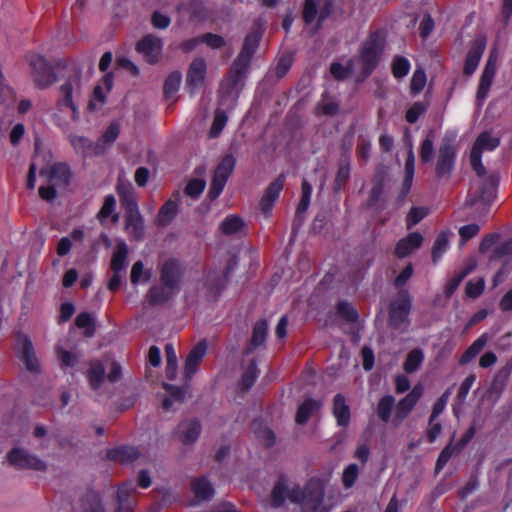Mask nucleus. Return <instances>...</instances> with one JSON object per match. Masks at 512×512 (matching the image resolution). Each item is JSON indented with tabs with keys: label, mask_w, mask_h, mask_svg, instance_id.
Listing matches in <instances>:
<instances>
[{
	"label": "nucleus",
	"mask_w": 512,
	"mask_h": 512,
	"mask_svg": "<svg viewBox=\"0 0 512 512\" xmlns=\"http://www.w3.org/2000/svg\"><path fill=\"white\" fill-rule=\"evenodd\" d=\"M325 496L324 487L320 481L311 479L301 488L300 485L288 487L287 478L281 475L271 492L270 506L280 508L286 499L300 505L303 512H327L322 506Z\"/></svg>",
	"instance_id": "nucleus-1"
},
{
	"label": "nucleus",
	"mask_w": 512,
	"mask_h": 512,
	"mask_svg": "<svg viewBox=\"0 0 512 512\" xmlns=\"http://www.w3.org/2000/svg\"><path fill=\"white\" fill-rule=\"evenodd\" d=\"M422 395L423 386L421 384L415 385L398 403H395L394 396L385 395L378 401L377 416L383 423L398 427L409 416Z\"/></svg>",
	"instance_id": "nucleus-2"
},
{
	"label": "nucleus",
	"mask_w": 512,
	"mask_h": 512,
	"mask_svg": "<svg viewBox=\"0 0 512 512\" xmlns=\"http://www.w3.org/2000/svg\"><path fill=\"white\" fill-rule=\"evenodd\" d=\"M384 50V39L379 32L371 33L363 42L359 55L349 60V69L357 73L358 80H364L372 74L379 63Z\"/></svg>",
	"instance_id": "nucleus-3"
},
{
	"label": "nucleus",
	"mask_w": 512,
	"mask_h": 512,
	"mask_svg": "<svg viewBox=\"0 0 512 512\" xmlns=\"http://www.w3.org/2000/svg\"><path fill=\"white\" fill-rule=\"evenodd\" d=\"M481 180L471 186V194L466 200V205L473 206L478 203L483 206H489L496 198L499 177L497 174H491L489 177H480Z\"/></svg>",
	"instance_id": "nucleus-4"
},
{
	"label": "nucleus",
	"mask_w": 512,
	"mask_h": 512,
	"mask_svg": "<svg viewBox=\"0 0 512 512\" xmlns=\"http://www.w3.org/2000/svg\"><path fill=\"white\" fill-rule=\"evenodd\" d=\"M332 12V3L330 0H305L302 18L306 25H313L312 34L316 33L323 22Z\"/></svg>",
	"instance_id": "nucleus-5"
},
{
	"label": "nucleus",
	"mask_w": 512,
	"mask_h": 512,
	"mask_svg": "<svg viewBox=\"0 0 512 512\" xmlns=\"http://www.w3.org/2000/svg\"><path fill=\"white\" fill-rule=\"evenodd\" d=\"M499 145L500 139L492 136L489 132H483L477 137L470 153V163L479 177L486 174V169L482 164V152L493 151Z\"/></svg>",
	"instance_id": "nucleus-6"
},
{
	"label": "nucleus",
	"mask_w": 512,
	"mask_h": 512,
	"mask_svg": "<svg viewBox=\"0 0 512 512\" xmlns=\"http://www.w3.org/2000/svg\"><path fill=\"white\" fill-rule=\"evenodd\" d=\"M27 60L31 67L33 81L38 88H47L55 82L56 77L52 67L43 56L32 53L27 55Z\"/></svg>",
	"instance_id": "nucleus-7"
},
{
	"label": "nucleus",
	"mask_w": 512,
	"mask_h": 512,
	"mask_svg": "<svg viewBox=\"0 0 512 512\" xmlns=\"http://www.w3.org/2000/svg\"><path fill=\"white\" fill-rule=\"evenodd\" d=\"M6 459L9 465L16 469H29L36 471H43L46 469L44 461L22 447H14L11 449L7 453Z\"/></svg>",
	"instance_id": "nucleus-8"
},
{
	"label": "nucleus",
	"mask_w": 512,
	"mask_h": 512,
	"mask_svg": "<svg viewBox=\"0 0 512 512\" xmlns=\"http://www.w3.org/2000/svg\"><path fill=\"white\" fill-rule=\"evenodd\" d=\"M235 167V158L233 155H226L217 165L213 179L210 184L209 197L216 199L223 191L226 182Z\"/></svg>",
	"instance_id": "nucleus-9"
},
{
	"label": "nucleus",
	"mask_w": 512,
	"mask_h": 512,
	"mask_svg": "<svg viewBox=\"0 0 512 512\" xmlns=\"http://www.w3.org/2000/svg\"><path fill=\"white\" fill-rule=\"evenodd\" d=\"M411 310V299L407 291H400L397 298L391 302L389 310V323L391 327L399 329L408 323Z\"/></svg>",
	"instance_id": "nucleus-10"
},
{
	"label": "nucleus",
	"mask_w": 512,
	"mask_h": 512,
	"mask_svg": "<svg viewBox=\"0 0 512 512\" xmlns=\"http://www.w3.org/2000/svg\"><path fill=\"white\" fill-rule=\"evenodd\" d=\"M456 159V148L449 142L443 141L438 149L435 173L439 178L449 177Z\"/></svg>",
	"instance_id": "nucleus-11"
},
{
	"label": "nucleus",
	"mask_w": 512,
	"mask_h": 512,
	"mask_svg": "<svg viewBox=\"0 0 512 512\" xmlns=\"http://www.w3.org/2000/svg\"><path fill=\"white\" fill-rule=\"evenodd\" d=\"M16 343L21 353L20 358L23 361L26 369L31 373H39L40 363L36 357L31 339L27 335L18 334Z\"/></svg>",
	"instance_id": "nucleus-12"
},
{
	"label": "nucleus",
	"mask_w": 512,
	"mask_h": 512,
	"mask_svg": "<svg viewBox=\"0 0 512 512\" xmlns=\"http://www.w3.org/2000/svg\"><path fill=\"white\" fill-rule=\"evenodd\" d=\"M162 48V40L152 34L144 36L136 46L137 51L141 53L150 64L158 62Z\"/></svg>",
	"instance_id": "nucleus-13"
},
{
	"label": "nucleus",
	"mask_w": 512,
	"mask_h": 512,
	"mask_svg": "<svg viewBox=\"0 0 512 512\" xmlns=\"http://www.w3.org/2000/svg\"><path fill=\"white\" fill-rule=\"evenodd\" d=\"M497 70V55L495 52H491L488 60L483 69L482 75L480 77L478 90H477V100L482 102L488 95L490 87L492 85L494 76Z\"/></svg>",
	"instance_id": "nucleus-14"
},
{
	"label": "nucleus",
	"mask_w": 512,
	"mask_h": 512,
	"mask_svg": "<svg viewBox=\"0 0 512 512\" xmlns=\"http://www.w3.org/2000/svg\"><path fill=\"white\" fill-rule=\"evenodd\" d=\"M181 267L177 260L169 259L160 268V282L179 292L181 280Z\"/></svg>",
	"instance_id": "nucleus-15"
},
{
	"label": "nucleus",
	"mask_w": 512,
	"mask_h": 512,
	"mask_svg": "<svg viewBox=\"0 0 512 512\" xmlns=\"http://www.w3.org/2000/svg\"><path fill=\"white\" fill-rule=\"evenodd\" d=\"M206 61L201 58H195L188 69L186 77V85L191 94L203 84L206 75Z\"/></svg>",
	"instance_id": "nucleus-16"
},
{
	"label": "nucleus",
	"mask_w": 512,
	"mask_h": 512,
	"mask_svg": "<svg viewBox=\"0 0 512 512\" xmlns=\"http://www.w3.org/2000/svg\"><path fill=\"white\" fill-rule=\"evenodd\" d=\"M237 263V258L233 256L230 258L227 264L226 271L221 276H217L214 272L208 274L206 286L211 294V297L216 298L221 293L225 287L230 273L236 268Z\"/></svg>",
	"instance_id": "nucleus-17"
},
{
	"label": "nucleus",
	"mask_w": 512,
	"mask_h": 512,
	"mask_svg": "<svg viewBox=\"0 0 512 512\" xmlns=\"http://www.w3.org/2000/svg\"><path fill=\"white\" fill-rule=\"evenodd\" d=\"M81 87V75L79 71H74L68 77L66 82L60 87V104L69 107L73 112L76 111V106L73 102V94L78 93Z\"/></svg>",
	"instance_id": "nucleus-18"
},
{
	"label": "nucleus",
	"mask_w": 512,
	"mask_h": 512,
	"mask_svg": "<svg viewBox=\"0 0 512 512\" xmlns=\"http://www.w3.org/2000/svg\"><path fill=\"white\" fill-rule=\"evenodd\" d=\"M201 433V424L197 419L184 420L178 424L176 436L184 445H191L197 441Z\"/></svg>",
	"instance_id": "nucleus-19"
},
{
	"label": "nucleus",
	"mask_w": 512,
	"mask_h": 512,
	"mask_svg": "<svg viewBox=\"0 0 512 512\" xmlns=\"http://www.w3.org/2000/svg\"><path fill=\"white\" fill-rule=\"evenodd\" d=\"M284 184V174H280L273 182L269 184L260 200V208L263 213L267 214L271 211L275 201L278 199L279 194L284 187Z\"/></svg>",
	"instance_id": "nucleus-20"
},
{
	"label": "nucleus",
	"mask_w": 512,
	"mask_h": 512,
	"mask_svg": "<svg viewBox=\"0 0 512 512\" xmlns=\"http://www.w3.org/2000/svg\"><path fill=\"white\" fill-rule=\"evenodd\" d=\"M207 352V344L205 341L197 343L189 352L184 367V376L187 379H191L196 373L197 368L203 360Z\"/></svg>",
	"instance_id": "nucleus-21"
},
{
	"label": "nucleus",
	"mask_w": 512,
	"mask_h": 512,
	"mask_svg": "<svg viewBox=\"0 0 512 512\" xmlns=\"http://www.w3.org/2000/svg\"><path fill=\"white\" fill-rule=\"evenodd\" d=\"M485 46H486V43H485V40H483V39L479 38L473 42L471 48L469 49V51L467 53L464 68H463V72L465 75L470 76L476 71L478 64L480 62V59L482 57V54L485 50Z\"/></svg>",
	"instance_id": "nucleus-22"
},
{
	"label": "nucleus",
	"mask_w": 512,
	"mask_h": 512,
	"mask_svg": "<svg viewBox=\"0 0 512 512\" xmlns=\"http://www.w3.org/2000/svg\"><path fill=\"white\" fill-rule=\"evenodd\" d=\"M422 242L423 236L418 232H412L397 242L394 253L398 258H405L417 250Z\"/></svg>",
	"instance_id": "nucleus-23"
},
{
	"label": "nucleus",
	"mask_w": 512,
	"mask_h": 512,
	"mask_svg": "<svg viewBox=\"0 0 512 512\" xmlns=\"http://www.w3.org/2000/svg\"><path fill=\"white\" fill-rule=\"evenodd\" d=\"M177 293L178 291L175 289L160 283L159 285H153L147 292L145 298L152 306L162 305L171 300Z\"/></svg>",
	"instance_id": "nucleus-24"
},
{
	"label": "nucleus",
	"mask_w": 512,
	"mask_h": 512,
	"mask_svg": "<svg viewBox=\"0 0 512 512\" xmlns=\"http://www.w3.org/2000/svg\"><path fill=\"white\" fill-rule=\"evenodd\" d=\"M250 61V58L243 56L240 53L238 54L236 59L233 61L228 74L227 82L229 88L233 89L239 84L249 68Z\"/></svg>",
	"instance_id": "nucleus-25"
},
{
	"label": "nucleus",
	"mask_w": 512,
	"mask_h": 512,
	"mask_svg": "<svg viewBox=\"0 0 512 512\" xmlns=\"http://www.w3.org/2000/svg\"><path fill=\"white\" fill-rule=\"evenodd\" d=\"M70 169L65 163H56L51 166L48 172V181L59 190L66 189L70 182Z\"/></svg>",
	"instance_id": "nucleus-26"
},
{
	"label": "nucleus",
	"mask_w": 512,
	"mask_h": 512,
	"mask_svg": "<svg viewBox=\"0 0 512 512\" xmlns=\"http://www.w3.org/2000/svg\"><path fill=\"white\" fill-rule=\"evenodd\" d=\"M125 230L133 240L140 241L144 238V219L140 211L125 214Z\"/></svg>",
	"instance_id": "nucleus-27"
},
{
	"label": "nucleus",
	"mask_w": 512,
	"mask_h": 512,
	"mask_svg": "<svg viewBox=\"0 0 512 512\" xmlns=\"http://www.w3.org/2000/svg\"><path fill=\"white\" fill-rule=\"evenodd\" d=\"M135 492V486L132 482L123 483L117 492V502L118 506L115 512H132L134 502L132 500V495Z\"/></svg>",
	"instance_id": "nucleus-28"
},
{
	"label": "nucleus",
	"mask_w": 512,
	"mask_h": 512,
	"mask_svg": "<svg viewBox=\"0 0 512 512\" xmlns=\"http://www.w3.org/2000/svg\"><path fill=\"white\" fill-rule=\"evenodd\" d=\"M333 415L336 419L337 425L341 427L348 426L350 422V407L346 402L344 395L338 393L333 399Z\"/></svg>",
	"instance_id": "nucleus-29"
},
{
	"label": "nucleus",
	"mask_w": 512,
	"mask_h": 512,
	"mask_svg": "<svg viewBox=\"0 0 512 512\" xmlns=\"http://www.w3.org/2000/svg\"><path fill=\"white\" fill-rule=\"evenodd\" d=\"M140 456V452L137 448L131 446H121L114 449H110L107 452V457L121 464H129L137 460Z\"/></svg>",
	"instance_id": "nucleus-30"
},
{
	"label": "nucleus",
	"mask_w": 512,
	"mask_h": 512,
	"mask_svg": "<svg viewBox=\"0 0 512 512\" xmlns=\"http://www.w3.org/2000/svg\"><path fill=\"white\" fill-rule=\"evenodd\" d=\"M268 334V323L266 320H259L255 323L252 331V337L249 345L245 349V354H249L252 350L264 344Z\"/></svg>",
	"instance_id": "nucleus-31"
},
{
	"label": "nucleus",
	"mask_w": 512,
	"mask_h": 512,
	"mask_svg": "<svg viewBox=\"0 0 512 512\" xmlns=\"http://www.w3.org/2000/svg\"><path fill=\"white\" fill-rule=\"evenodd\" d=\"M489 340L487 333H483L479 336L462 354L459 360L460 365H466L470 363L486 346Z\"/></svg>",
	"instance_id": "nucleus-32"
},
{
	"label": "nucleus",
	"mask_w": 512,
	"mask_h": 512,
	"mask_svg": "<svg viewBox=\"0 0 512 512\" xmlns=\"http://www.w3.org/2000/svg\"><path fill=\"white\" fill-rule=\"evenodd\" d=\"M117 191L120 197L121 204L125 209V214H130L139 211L138 204L131 184H128L127 186H118Z\"/></svg>",
	"instance_id": "nucleus-33"
},
{
	"label": "nucleus",
	"mask_w": 512,
	"mask_h": 512,
	"mask_svg": "<svg viewBox=\"0 0 512 512\" xmlns=\"http://www.w3.org/2000/svg\"><path fill=\"white\" fill-rule=\"evenodd\" d=\"M415 171V155L413 151V146L410 143L407 159L405 162V176L402 183V195L406 196L412 186L413 178Z\"/></svg>",
	"instance_id": "nucleus-34"
},
{
	"label": "nucleus",
	"mask_w": 512,
	"mask_h": 512,
	"mask_svg": "<svg viewBox=\"0 0 512 512\" xmlns=\"http://www.w3.org/2000/svg\"><path fill=\"white\" fill-rule=\"evenodd\" d=\"M87 379L90 387L93 390H97L101 387L105 378V368L102 363L98 360L90 362V367L87 371Z\"/></svg>",
	"instance_id": "nucleus-35"
},
{
	"label": "nucleus",
	"mask_w": 512,
	"mask_h": 512,
	"mask_svg": "<svg viewBox=\"0 0 512 512\" xmlns=\"http://www.w3.org/2000/svg\"><path fill=\"white\" fill-rule=\"evenodd\" d=\"M128 256V247L124 241L117 244L111 259L110 268L112 272L122 273L126 268V259Z\"/></svg>",
	"instance_id": "nucleus-36"
},
{
	"label": "nucleus",
	"mask_w": 512,
	"mask_h": 512,
	"mask_svg": "<svg viewBox=\"0 0 512 512\" xmlns=\"http://www.w3.org/2000/svg\"><path fill=\"white\" fill-rule=\"evenodd\" d=\"M178 212V205L173 200L166 201L160 208L157 217L156 224L161 227H165L171 223Z\"/></svg>",
	"instance_id": "nucleus-37"
},
{
	"label": "nucleus",
	"mask_w": 512,
	"mask_h": 512,
	"mask_svg": "<svg viewBox=\"0 0 512 512\" xmlns=\"http://www.w3.org/2000/svg\"><path fill=\"white\" fill-rule=\"evenodd\" d=\"M191 488L195 497L199 500H208L214 494L212 484L205 477L193 480Z\"/></svg>",
	"instance_id": "nucleus-38"
},
{
	"label": "nucleus",
	"mask_w": 512,
	"mask_h": 512,
	"mask_svg": "<svg viewBox=\"0 0 512 512\" xmlns=\"http://www.w3.org/2000/svg\"><path fill=\"white\" fill-rule=\"evenodd\" d=\"M116 207V199L113 195H107L104 198L103 205L100 211L97 213V219L100 223L104 224V222L111 217L112 222H117L119 219V215L117 213H113Z\"/></svg>",
	"instance_id": "nucleus-39"
},
{
	"label": "nucleus",
	"mask_w": 512,
	"mask_h": 512,
	"mask_svg": "<svg viewBox=\"0 0 512 512\" xmlns=\"http://www.w3.org/2000/svg\"><path fill=\"white\" fill-rule=\"evenodd\" d=\"M182 80V75L179 71L170 73L164 83V95L167 100L175 101V95L179 89Z\"/></svg>",
	"instance_id": "nucleus-40"
},
{
	"label": "nucleus",
	"mask_w": 512,
	"mask_h": 512,
	"mask_svg": "<svg viewBox=\"0 0 512 512\" xmlns=\"http://www.w3.org/2000/svg\"><path fill=\"white\" fill-rule=\"evenodd\" d=\"M261 35L259 29L251 31L244 40L240 54L251 59L259 46Z\"/></svg>",
	"instance_id": "nucleus-41"
},
{
	"label": "nucleus",
	"mask_w": 512,
	"mask_h": 512,
	"mask_svg": "<svg viewBox=\"0 0 512 512\" xmlns=\"http://www.w3.org/2000/svg\"><path fill=\"white\" fill-rule=\"evenodd\" d=\"M451 232L442 231L438 234L433 248H432V260L436 264L442 255L446 252L449 246V236Z\"/></svg>",
	"instance_id": "nucleus-42"
},
{
	"label": "nucleus",
	"mask_w": 512,
	"mask_h": 512,
	"mask_svg": "<svg viewBox=\"0 0 512 512\" xmlns=\"http://www.w3.org/2000/svg\"><path fill=\"white\" fill-rule=\"evenodd\" d=\"M244 227V221L242 218L230 215L226 217L220 224V230L224 235L230 236L241 231Z\"/></svg>",
	"instance_id": "nucleus-43"
},
{
	"label": "nucleus",
	"mask_w": 512,
	"mask_h": 512,
	"mask_svg": "<svg viewBox=\"0 0 512 512\" xmlns=\"http://www.w3.org/2000/svg\"><path fill=\"white\" fill-rule=\"evenodd\" d=\"M319 408L320 403L313 399H308L304 401L300 405L296 413V422L298 424H305L312 415V413Z\"/></svg>",
	"instance_id": "nucleus-44"
},
{
	"label": "nucleus",
	"mask_w": 512,
	"mask_h": 512,
	"mask_svg": "<svg viewBox=\"0 0 512 512\" xmlns=\"http://www.w3.org/2000/svg\"><path fill=\"white\" fill-rule=\"evenodd\" d=\"M70 143L74 147L75 150L82 152L85 155L91 154V152H94L96 154L99 153L98 146L93 145L92 142L83 136L78 135H71L70 136Z\"/></svg>",
	"instance_id": "nucleus-45"
},
{
	"label": "nucleus",
	"mask_w": 512,
	"mask_h": 512,
	"mask_svg": "<svg viewBox=\"0 0 512 512\" xmlns=\"http://www.w3.org/2000/svg\"><path fill=\"white\" fill-rule=\"evenodd\" d=\"M259 370L255 362H251L243 372L240 380V389L242 391H248L255 383L258 378Z\"/></svg>",
	"instance_id": "nucleus-46"
},
{
	"label": "nucleus",
	"mask_w": 512,
	"mask_h": 512,
	"mask_svg": "<svg viewBox=\"0 0 512 512\" xmlns=\"http://www.w3.org/2000/svg\"><path fill=\"white\" fill-rule=\"evenodd\" d=\"M423 360V352L420 349H414L408 353L403 369L407 373H413L418 370Z\"/></svg>",
	"instance_id": "nucleus-47"
},
{
	"label": "nucleus",
	"mask_w": 512,
	"mask_h": 512,
	"mask_svg": "<svg viewBox=\"0 0 512 512\" xmlns=\"http://www.w3.org/2000/svg\"><path fill=\"white\" fill-rule=\"evenodd\" d=\"M462 449L458 444L453 445L452 443L448 444L439 454L435 471L439 472L443 469V467L447 464L451 457L457 455Z\"/></svg>",
	"instance_id": "nucleus-48"
},
{
	"label": "nucleus",
	"mask_w": 512,
	"mask_h": 512,
	"mask_svg": "<svg viewBox=\"0 0 512 512\" xmlns=\"http://www.w3.org/2000/svg\"><path fill=\"white\" fill-rule=\"evenodd\" d=\"M166 353V377L169 380H173L177 372V356L172 344H167L165 347Z\"/></svg>",
	"instance_id": "nucleus-49"
},
{
	"label": "nucleus",
	"mask_w": 512,
	"mask_h": 512,
	"mask_svg": "<svg viewBox=\"0 0 512 512\" xmlns=\"http://www.w3.org/2000/svg\"><path fill=\"white\" fill-rule=\"evenodd\" d=\"M473 267L469 266L461 271L455 273L447 282L445 286V295L450 297L458 288L460 283L464 280V278L472 271Z\"/></svg>",
	"instance_id": "nucleus-50"
},
{
	"label": "nucleus",
	"mask_w": 512,
	"mask_h": 512,
	"mask_svg": "<svg viewBox=\"0 0 512 512\" xmlns=\"http://www.w3.org/2000/svg\"><path fill=\"white\" fill-rule=\"evenodd\" d=\"M152 275L151 270H144V265L142 261H137L133 264L130 272V281L133 285L138 284L141 279L143 282H147L150 280Z\"/></svg>",
	"instance_id": "nucleus-51"
},
{
	"label": "nucleus",
	"mask_w": 512,
	"mask_h": 512,
	"mask_svg": "<svg viewBox=\"0 0 512 512\" xmlns=\"http://www.w3.org/2000/svg\"><path fill=\"white\" fill-rule=\"evenodd\" d=\"M75 325L80 329H84V335L86 337H92L94 335V320L89 313L83 312L78 314L75 318Z\"/></svg>",
	"instance_id": "nucleus-52"
},
{
	"label": "nucleus",
	"mask_w": 512,
	"mask_h": 512,
	"mask_svg": "<svg viewBox=\"0 0 512 512\" xmlns=\"http://www.w3.org/2000/svg\"><path fill=\"white\" fill-rule=\"evenodd\" d=\"M85 512H106L99 495L94 492L87 493L83 498Z\"/></svg>",
	"instance_id": "nucleus-53"
},
{
	"label": "nucleus",
	"mask_w": 512,
	"mask_h": 512,
	"mask_svg": "<svg viewBox=\"0 0 512 512\" xmlns=\"http://www.w3.org/2000/svg\"><path fill=\"white\" fill-rule=\"evenodd\" d=\"M227 120V115L223 110H216L209 132L211 138H216L220 135V133L226 126Z\"/></svg>",
	"instance_id": "nucleus-54"
},
{
	"label": "nucleus",
	"mask_w": 512,
	"mask_h": 512,
	"mask_svg": "<svg viewBox=\"0 0 512 512\" xmlns=\"http://www.w3.org/2000/svg\"><path fill=\"white\" fill-rule=\"evenodd\" d=\"M350 177V164L348 162H342L339 165L338 171L334 179V190L340 191L347 183Z\"/></svg>",
	"instance_id": "nucleus-55"
},
{
	"label": "nucleus",
	"mask_w": 512,
	"mask_h": 512,
	"mask_svg": "<svg viewBox=\"0 0 512 512\" xmlns=\"http://www.w3.org/2000/svg\"><path fill=\"white\" fill-rule=\"evenodd\" d=\"M302 196L298 203L297 209H296V216L299 217L300 214L304 213L310 204V197L312 193V186L306 181L303 180L302 182Z\"/></svg>",
	"instance_id": "nucleus-56"
},
{
	"label": "nucleus",
	"mask_w": 512,
	"mask_h": 512,
	"mask_svg": "<svg viewBox=\"0 0 512 512\" xmlns=\"http://www.w3.org/2000/svg\"><path fill=\"white\" fill-rule=\"evenodd\" d=\"M410 70L409 61L402 56H397L394 58L392 63V73L395 78L401 79L405 77Z\"/></svg>",
	"instance_id": "nucleus-57"
},
{
	"label": "nucleus",
	"mask_w": 512,
	"mask_h": 512,
	"mask_svg": "<svg viewBox=\"0 0 512 512\" xmlns=\"http://www.w3.org/2000/svg\"><path fill=\"white\" fill-rule=\"evenodd\" d=\"M427 109L428 104L421 101L415 102L406 112V121L410 124L416 123L419 117L423 115L427 111Z\"/></svg>",
	"instance_id": "nucleus-58"
},
{
	"label": "nucleus",
	"mask_w": 512,
	"mask_h": 512,
	"mask_svg": "<svg viewBox=\"0 0 512 512\" xmlns=\"http://www.w3.org/2000/svg\"><path fill=\"white\" fill-rule=\"evenodd\" d=\"M426 84V74L422 69H416L413 73L410 83L411 94H419Z\"/></svg>",
	"instance_id": "nucleus-59"
},
{
	"label": "nucleus",
	"mask_w": 512,
	"mask_h": 512,
	"mask_svg": "<svg viewBox=\"0 0 512 512\" xmlns=\"http://www.w3.org/2000/svg\"><path fill=\"white\" fill-rule=\"evenodd\" d=\"M56 353H57L58 359L61 362L62 369H65L68 367H74L78 362V357L76 356V354H74L70 351L64 350L60 346L56 347Z\"/></svg>",
	"instance_id": "nucleus-60"
},
{
	"label": "nucleus",
	"mask_w": 512,
	"mask_h": 512,
	"mask_svg": "<svg viewBox=\"0 0 512 512\" xmlns=\"http://www.w3.org/2000/svg\"><path fill=\"white\" fill-rule=\"evenodd\" d=\"M358 474H359V469H358V466L356 464H349L343 471V475H342V482H343V485L345 488H351L357 478H358Z\"/></svg>",
	"instance_id": "nucleus-61"
},
{
	"label": "nucleus",
	"mask_w": 512,
	"mask_h": 512,
	"mask_svg": "<svg viewBox=\"0 0 512 512\" xmlns=\"http://www.w3.org/2000/svg\"><path fill=\"white\" fill-rule=\"evenodd\" d=\"M434 156V145L431 136L426 137L420 146V158L423 163H429Z\"/></svg>",
	"instance_id": "nucleus-62"
},
{
	"label": "nucleus",
	"mask_w": 512,
	"mask_h": 512,
	"mask_svg": "<svg viewBox=\"0 0 512 512\" xmlns=\"http://www.w3.org/2000/svg\"><path fill=\"white\" fill-rule=\"evenodd\" d=\"M475 381H476V375L470 374L461 383L458 393H457V396H456V399L459 403L465 402L467 395Z\"/></svg>",
	"instance_id": "nucleus-63"
},
{
	"label": "nucleus",
	"mask_w": 512,
	"mask_h": 512,
	"mask_svg": "<svg viewBox=\"0 0 512 512\" xmlns=\"http://www.w3.org/2000/svg\"><path fill=\"white\" fill-rule=\"evenodd\" d=\"M120 126L118 122H112L102 134L100 141L103 144L111 145L119 136Z\"/></svg>",
	"instance_id": "nucleus-64"
}]
</instances>
